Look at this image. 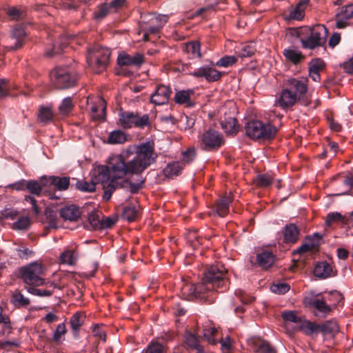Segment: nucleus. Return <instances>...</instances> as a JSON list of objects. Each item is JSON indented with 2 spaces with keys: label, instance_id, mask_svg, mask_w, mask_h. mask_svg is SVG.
I'll use <instances>...</instances> for the list:
<instances>
[{
  "label": "nucleus",
  "instance_id": "nucleus-1",
  "mask_svg": "<svg viewBox=\"0 0 353 353\" xmlns=\"http://www.w3.org/2000/svg\"><path fill=\"white\" fill-rule=\"evenodd\" d=\"M154 145L150 141L133 146L121 154L110 157L106 165H97L92 171L91 179L95 184H101L104 190L103 199H110L117 188L124 187L130 181V190L137 192L143 185L145 179L142 176L157 159Z\"/></svg>",
  "mask_w": 353,
  "mask_h": 353
},
{
  "label": "nucleus",
  "instance_id": "nucleus-2",
  "mask_svg": "<svg viewBox=\"0 0 353 353\" xmlns=\"http://www.w3.org/2000/svg\"><path fill=\"white\" fill-rule=\"evenodd\" d=\"M227 270L221 263L211 265L205 272L202 281L197 284L185 283L181 294L186 300L199 299L210 304L215 300L214 291H224L228 288Z\"/></svg>",
  "mask_w": 353,
  "mask_h": 353
},
{
  "label": "nucleus",
  "instance_id": "nucleus-3",
  "mask_svg": "<svg viewBox=\"0 0 353 353\" xmlns=\"http://www.w3.org/2000/svg\"><path fill=\"white\" fill-rule=\"evenodd\" d=\"M245 128L246 134L252 139H271L277 132L275 126L258 120L248 122Z\"/></svg>",
  "mask_w": 353,
  "mask_h": 353
},
{
  "label": "nucleus",
  "instance_id": "nucleus-4",
  "mask_svg": "<svg viewBox=\"0 0 353 353\" xmlns=\"http://www.w3.org/2000/svg\"><path fill=\"white\" fill-rule=\"evenodd\" d=\"M110 56L108 48L96 46L88 51L87 62L93 72L100 73L107 67Z\"/></svg>",
  "mask_w": 353,
  "mask_h": 353
},
{
  "label": "nucleus",
  "instance_id": "nucleus-5",
  "mask_svg": "<svg viewBox=\"0 0 353 353\" xmlns=\"http://www.w3.org/2000/svg\"><path fill=\"white\" fill-rule=\"evenodd\" d=\"M50 79L57 89H67L74 85L77 76L68 68H56L50 72Z\"/></svg>",
  "mask_w": 353,
  "mask_h": 353
},
{
  "label": "nucleus",
  "instance_id": "nucleus-6",
  "mask_svg": "<svg viewBox=\"0 0 353 353\" xmlns=\"http://www.w3.org/2000/svg\"><path fill=\"white\" fill-rule=\"evenodd\" d=\"M236 107L232 103H229L220 110V124L225 132L230 134H235L239 129L236 119Z\"/></svg>",
  "mask_w": 353,
  "mask_h": 353
},
{
  "label": "nucleus",
  "instance_id": "nucleus-7",
  "mask_svg": "<svg viewBox=\"0 0 353 353\" xmlns=\"http://www.w3.org/2000/svg\"><path fill=\"white\" fill-rule=\"evenodd\" d=\"M119 121V125L124 129H130L133 127L143 129L151 125L148 114L139 116L132 112H120Z\"/></svg>",
  "mask_w": 353,
  "mask_h": 353
},
{
  "label": "nucleus",
  "instance_id": "nucleus-8",
  "mask_svg": "<svg viewBox=\"0 0 353 353\" xmlns=\"http://www.w3.org/2000/svg\"><path fill=\"white\" fill-rule=\"evenodd\" d=\"M20 273L23 282L30 286H40L44 283V279L41 277L43 269L40 263H32L23 267Z\"/></svg>",
  "mask_w": 353,
  "mask_h": 353
},
{
  "label": "nucleus",
  "instance_id": "nucleus-9",
  "mask_svg": "<svg viewBox=\"0 0 353 353\" xmlns=\"http://www.w3.org/2000/svg\"><path fill=\"white\" fill-rule=\"evenodd\" d=\"M200 147L205 151L218 150L225 143L222 134L215 130H208L199 137Z\"/></svg>",
  "mask_w": 353,
  "mask_h": 353
},
{
  "label": "nucleus",
  "instance_id": "nucleus-10",
  "mask_svg": "<svg viewBox=\"0 0 353 353\" xmlns=\"http://www.w3.org/2000/svg\"><path fill=\"white\" fill-rule=\"evenodd\" d=\"M309 30L310 36L306 39H301L303 48L314 49L325 43L327 31L325 26L317 25Z\"/></svg>",
  "mask_w": 353,
  "mask_h": 353
},
{
  "label": "nucleus",
  "instance_id": "nucleus-11",
  "mask_svg": "<svg viewBox=\"0 0 353 353\" xmlns=\"http://www.w3.org/2000/svg\"><path fill=\"white\" fill-rule=\"evenodd\" d=\"M148 21L140 24L141 31L143 32V40H148L149 34H157L168 21V16L150 14Z\"/></svg>",
  "mask_w": 353,
  "mask_h": 353
},
{
  "label": "nucleus",
  "instance_id": "nucleus-12",
  "mask_svg": "<svg viewBox=\"0 0 353 353\" xmlns=\"http://www.w3.org/2000/svg\"><path fill=\"white\" fill-rule=\"evenodd\" d=\"M288 88L292 92H294V94L296 95V97L298 98L299 101H300L302 105H308L307 100L305 99V96L307 90L305 79H292L288 81Z\"/></svg>",
  "mask_w": 353,
  "mask_h": 353
},
{
  "label": "nucleus",
  "instance_id": "nucleus-13",
  "mask_svg": "<svg viewBox=\"0 0 353 353\" xmlns=\"http://www.w3.org/2000/svg\"><path fill=\"white\" fill-rule=\"evenodd\" d=\"M191 75L196 78L203 77L208 82H214L221 79L222 73L212 67L203 65L191 72Z\"/></svg>",
  "mask_w": 353,
  "mask_h": 353
},
{
  "label": "nucleus",
  "instance_id": "nucleus-14",
  "mask_svg": "<svg viewBox=\"0 0 353 353\" xmlns=\"http://www.w3.org/2000/svg\"><path fill=\"white\" fill-rule=\"evenodd\" d=\"M171 94V90L168 86L159 85L155 92L150 97V101L160 105L166 103Z\"/></svg>",
  "mask_w": 353,
  "mask_h": 353
},
{
  "label": "nucleus",
  "instance_id": "nucleus-15",
  "mask_svg": "<svg viewBox=\"0 0 353 353\" xmlns=\"http://www.w3.org/2000/svg\"><path fill=\"white\" fill-rule=\"evenodd\" d=\"M248 344L254 353H276V350L267 341L261 339H251Z\"/></svg>",
  "mask_w": 353,
  "mask_h": 353
},
{
  "label": "nucleus",
  "instance_id": "nucleus-16",
  "mask_svg": "<svg viewBox=\"0 0 353 353\" xmlns=\"http://www.w3.org/2000/svg\"><path fill=\"white\" fill-rule=\"evenodd\" d=\"M90 112L92 119L104 120L105 117L106 104L104 99L97 97L90 104Z\"/></svg>",
  "mask_w": 353,
  "mask_h": 353
},
{
  "label": "nucleus",
  "instance_id": "nucleus-17",
  "mask_svg": "<svg viewBox=\"0 0 353 353\" xmlns=\"http://www.w3.org/2000/svg\"><path fill=\"white\" fill-rule=\"evenodd\" d=\"M314 274L321 279H325L328 277L334 276L336 272L333 270L331 264L322 261L316 265L314 269Z\"/></svg>",
  "mask_w": 353,
  "mask_h": 353
},
{
  "label": "nucleus",
  "instance_id": "nucleus-18",
  "mask_svg": "<svg viewBox=\"0 0 353 353\" xmlns=\"http://www.w3.org/2000/svg\"><path fill=\"white\" fill-rule=\"evenodd\" d=\"M26 32L23 27L21 26H17L11 32L10 39L13 41V43L10 45V48L11 50H17L22 47L24 43Z\"/></svg>",
  "mask_w": 353,
  "mask_h": 353
},
{
  "label": "nucleus",
  "instance_id": "nucleus-19",
  "mask_svg": "<svg viewBox=\"0 0 353 353\" xmlns=\"http://www.w3.org/2000/svg\"><path fill=\"white\" fill-rule=\"evenodd\" d=\"M119 65L140 66L143 63V56L141 54H135L133 56L128 54H120L117 58Z\"/></svg>",
  "mask_w": 353,
  "mask_h": 353
},
{
  "label": "nucleus",
  "instance_id": "nucleus-20",
  "mask_svg": "<svg viewBox=\"0 0 353 353\" xmlns=\"http://www.w3.org/2000/svg\"><path fill=\"white\" fill-rule=\"evenodd\" d=\"M306 306L312 307L318 312L327 314L331 311V307L323 299L312 297H305L303 301Z\"/></svg>",
  "mask_w": 353,
  "mask_h": 353
},
{
  "label": "nucleus",
  "instance_id": "nucleus-21",
  "mask_svg": "<svg viewBox=\"0 0 353 353\" xmlns=\"http://www.w3.org/2000/svg\"><path fill=\"white\" fill-rule=\"evenodd\" d=\"M288 88L283 90L277 104L282 108H289L295 104L299 101L298 98Z\"/></svg>",
  "mask_w": 353,
  "mask_h": 353
},
{
  "label": "nucleus",
  "instance_id": "nucleus-22",
  "mask_svg": "<svg viewBox=\"0 0 353 353\" xmlns=\"http://www.w3.org/2000/svg\"><path fill=\"white\" fill-rule=\"evenodd\" d=\"M60 216L65 221H76L79 219L81 212L77 206L70 205L61 209Z\"/></svg>",
  "mask_w": 353,
  "mask_h": 353
},
{
  "label": "nucleus",
  "instance_id": "nucleus-23",
  "mask_svg": "<svg viewBox=\"0 0 353 353\" xmlns=\"http://www.w3.org/2000/svg\"><path fill=\"white\" fill-rule=\"evenodd\" d=\"M284 242L287 243H296L299 237V230L293 223L286 225L283 231Z\"/></svg>",
  "mask_w": 353,
  "mask_h": 353
},
{
  "label": "nucleus",
  "instance_id": "nucleus-24",
  "mask_svg": "<svg viewBox=\"0 0 353 353\" xmlns=\"http://www.w3.org/2000/svg\"><path fill=\"white\" fill-rule=\"evenodd\" d=\"M232 201L233 198L231 194L219 199L216 205V213L220 216H225L229 212V207Z\"/></svg>",
  "mask_w": 353,
  "mask_h": 353
},
{
  "label": "nucleus",
  "instance_id": "nucleus-25",
  "mask_svg": "<svg viewBox=\"0 0 353 353\" xmlns=\"http://www.w3.org/2000/svg\"><path fill=\"white\" fill-rule=\"evenodd\" d=\"M274 255L268 251L262 252L256 255L257 263L263 269L270 268L274 264Z\"/></svg>",
  "mask_w": 353,
  "mask_h": 353
},
{
  "label": "nucleus",
  "instance_id": "nucleus-26",
  "mask_svg": "<svg viewBox=\"0 0 353 353\" xmlns=\"http://www.w3.org/2000/svg\"><path fill=\"white\" fill-rule=\"evenodd\" d=\"M193 92L190 90H180L176 92L174 95V101L180 105H185L186 107H192L194 103L190 99V95Z\"/></svg>",
  "mask_w": 353,
  "mask_h": 353
},
{
  "label": "nucleus",
  "instance_id": "nucleus-27",
  "mask_svg": "<svg viewBox=\"0 0 353 353\" xmlns=\"http://www.w3.org/2000/svg\"><path fill=\"white\" fill-rule=\"evenodd\" d=\"M297 327L300 331L310 336L319 331V325L303 319L300 321Z\"/></svg>",
  "mask_w": 353,
  "mask_h": 353
},
{
  "label": "nucleus",
  "instance_id": "nucleus-28",
  "mask_svg": "<svg viewBox=\"0 0 353 353\" xmlns=\"http://www.w3.org/2000/svg\"><path fill=\"white\" fill-rule=\"evenodd\" d=\"M319 331L324 335L334 336L339 331V327L336 321H327L325 323L319 325Z\"/></svg>",
  "mask_w": 353,
  "mask_h": 353
},
{
  "label": "nucleus",
  "instance_id": "nucleus-29",
  "mask_svg": "<svg viewBox=\"0 0 353 353\" xmlns=\"http://www.w3.org/2000/svg\"><path fill=\"white\" fill-rule=\"evenodd\" d=\"M309 0H301L296 7L290 12L291 19L301 20L305 15V10L308 4Z\"/></svg>",
  "mask_w": 353,
  "mask_h": 353
},
{
  "label": "nucleus",
  "instance_id": "nucleus-30",
  "mask_svg": "<svg viewBox=\"0 0 353 353\" xmlns=\"http://www.w3.org/2000/svg\"><path fill=\"white\" fill-rule=\"evenodd\" d=\"M183 168L182 163L174 161L167 165L163 169V173L166 177L172 178L179 175Z\"/></svg>",
  "mask_w": 353,
  "mask_h": 353
},
{
  "label": "nucleus",
  "instance_id": "nucleus-31",
  "mask_svg": "<svg viewBox=\"0 0 353 353\" xmlns=\"http://www.w3.org/2000/svg\"><path fill=\"white\" fill-rule=\"evenodd\" d=\"M201 46L200 43L198 41H192L188 42L185 45V52L189 55L190 58H201Z\"/></svg>",
  "mask_w": 353,
  "mask_h": 353
},
{
  "label": "nucleus",
  "instance_id": "nucleus-32",
  "mask_svg": "<svg viewBox=\"0 0 353 353\" xmlns=\"http://www.w3.org/2000/svg\"><path fill=\"white\" fill-rule=\"evenodd\" d=\"M85 316L83 313L76 312L70 319V324L74 335H77L81 326L83 324Z\"/></svg>",
  "mask_w": 353,
  "mask_h": 353
},
{
  "label": "nucleus",
  "instance_id": "nucleus-33",
  "mask_svg": "<svg viewBox=\"0 0 353 353\" xmlns=\"http://www.w3.org/2000/svg\"><path fill=\"white\" fill-rule=\"evenodd\" d=\"M166 346L155 340L151 341L141 353H165Z\"/></svg>",
  "mask_w": 353,
  "mask_h": 353
},
{
  "label": "nucleus",
  "instance_id": "nucleus-34",
  "mask_svg": "<svg viewBox=\"0 0 353 353\" xmlns=\"http://www.w3.org/2000/svg\"><path fill=\"white\" fill-rule=\"evenodd\" d=\"M256 52L255 43L254 42H249L243 44L239 50L236 52L238 57L241 58H245L252 57Z\"/></svg>",
  "mask_w": 353,
  "mask_h": 353
},
{
  "label": "nucleus",
  "instance_id": "nucleus-35",
  "mask_svg": "<svg viewBox=\"0 0 353 353\" xmlns=\"http://www.w3.org/2000/svg\"><path fill=\"white\" fill-rule=\"evenodd\" d=\"M283 55L288 61L296 64L303 58L302 53L294 48H288L283 50Z\"/></svg>",
  "mask_w": 353,
  "mask_h": 353
},
{
  "label": "nucleus",
  "instance_id": "nucleus-36",
  "mask_svg": "<svg viewBox=\"0 0 353 353\" xmlns=\"http://www.w3.org/2000/svg\"><path fill=\"white\" fill-rule=\"evenodd\" d=\"M185 343L188 348L195 350L196 352L203 348L196 336L190 332L186 333L185 336Z\"/></svg>",
  "mask_w": 353,
  "mask_h": 353
},
{
  "label": "nucleus",
  "instance_id": "nucleus-37",
  "mask_svg": "<svg viewBox=\"0 0 353 353\" xmlns=\"http://www.w3.org/2000/svg\"><path fill=\"white\" fill-rule=\"evenodd\" d=\"M66 334V327L64 323L59 324L52 335V340L57 344H61L64 340Z\"/></svg>",
  "mask_w": 353,
  "mask_h": 353
},
{
  "label": "nucleus",
  "instance_id": "nucleus-38",
  "mask_svg": "<svg viewBox=\"0 0 353 353\" xmlns=\"http://www.w3.org/2000/svg\"><path fill=\"white\" fill-rule=\"evenodd\" d=\"M112 12L108 3L100 4L93 13V17L96 20H101L108 14Z\"/></svg>",
  "mask_w": 353,
  "mask_h": 353
},
{
  "label": "nucleus",
  "instance_id": "nucleus-39",
  "mask_svg": "<svg viewBox=\"0 0 353 353\" xmlns=\"http://www.w3.org/2000/svg\"><path fill=\"white\" fill-rule=\"evenodd\" d=\"M126 141V137L124 132L121 130H115L108 136V142L110 144H121Z\"/></svg>",
  "mask_w": 353,
  "mask_h": 353
},
{
  "label": "nucleus",
  "instance_id": "nucleus-40",
  "mask_svg": "<svg viewBox=\"0 0 353 353\" xmlns=\"http://www.w3.org/2000/svg\"><path fill=\"white\" fill-rule=\"evenodd\" d=\"M51 183L54 184L55 187L61 191L65 190L68 189L70 184V178L63 176V177H57L52 176L51 178Z\"/></svg>",
  "mask_w": 353,
  "mask_h": 353
},
{
  "label": "nucleus",
  "instance_id": "nucleus-41",
  "mask_svg": "<svg viewBox=\"0 0 353 353\" xmlns=\"http://www.w3.org/2000/svg\"><path fill=\"white\" fill-rule=\"evenodd\" d=\"M77 255L74 251L69 250L63 252L60 256V261L62 263L74 265L77 261Z\"/></svg>",
  "mask_w": 353,
  "mask_h": 353
},
{
  "label": "nucleus",
  "instance_id": "nucleus-42",
  "mask_svg": "<svg viewBox=\"0 0 353 353\" xmlns=\"http://www.w3.org/2000/svg\"><path fill=\"white\" fill-rule=\"evenodd\" d=\"M137 216L138 210L134 205L125 207L122 212L123 218L128 220V221H132L135 220Z\"/></svg>",
  "mask_w": 353,
  "mask_h": 353
},
{
  "label": "nucleus",
  "instance_id": "nucleus-43",
  "mask_svg": "<svg viewBox=\"0 0 353 353\" xmlns=\"http://www.w3.org/2000/svg\"><path fill=\"white\" fill-rule=\"evenodd\" d=\"M12 302L17 306H27L29 305V299L25 297L20 291H14L12 295Z\"/></svg>",
  "mask_w": 353,
  "mask_h": 353
},
{
  "label": "nucleus",
  "instance_id": "nucleus-44",
  "mask_svg": "<svg viewBox=\"0 0 353 353\" xmlns=\"http://www.w3.org/2000/svg\"><path fill=\"white\" fill-rule=\"evenodd\" d=\"M77 188L81 192H92L96 190V184L93 180L86 181L83 180L78 181L76 183Z\"/></svg>",
  "mask_w": 353,
  "mask_h": 353
},
{
  "label": "nucleus",
  "instance_id": "nucleus-45",
  "mask_svg": "<svg viewBox=\"0 0 353 353\" xmlns=\"http://www.w3.org/2000/svg\"><path fill=\"white\" fill-rule=\"evenodd\" d=\"M73 106L72 98L66 97L63 99L61 105L59 106V112L63 115H66L72 111Z\"/></svg>",
  "mask_w": 353,
  "mask_h": 353
},
{
  "label": "nucleus",
  "instance_id": "nucleus-46",
  "mask_svg": "<svg viewBox=\"0 0 353 353\" xmlns=\"http://www.w3.org/2000/svg\"><path fill=\"white\" fill-rule=\"evenodd\" d=\"M237 61L235 56H224L219 59L215 65L218 67L227 68L234 65Z\"/></svg>",
  "mask_w": 353,
  "mask_h": 353
},
{
  "label": "nucleus",
  "instance_id": "nucleus-47",
  "mask_svg": "<svg viewBox=\"0 0 353 353\" xmlns=\"http://www.w3.org/2000/svg\"><path fill=\"white\" fill-rule=\"evenodd\" d=\"M272 183V177L268 174H259L256 176V185L261 188H267Z\"/></svg>",
  "mask_w": 353,
  "mask_h": 353
},
{
  "label": "nucleus",
  "instance_id": "nucleus-48",
  "mask_svg": "<svg viewBox=\"0 0 353 353\" xmlns=\"http://www.w3.org/2000/svg\"><path fill=\"white\" fill-rule=\"evenodd\" d=\"M101 219L99 212L92 211L88 215V221L90 224L91 227L94 230H97L100 228L101 226Z\"/></svg>",
  "mask_w": 353,
  "mask_h": 353
},
{
  "label": "nucleus",
  "instance_id": "nucleus-49",
  "mask_svg": "<svg viewBox=\"0 0 353 353\" xmlns=\"http://www.w3.org/2000/svg\"><path fill=\"white\" fill-rule=\"evenodd\" d=\"M281 316L285 321L296 323V326L302 319L301 317L298 316L296 312L294 311H285L282 313Z\"/></svg>",
  "mask_w": 353,
  "mask_h": 353
},
{
  "label": "nucleus",
  "instance_id": "nucleus-50",
  "mask_svg": "<svg viewBox=\"0 0 353 353\" xmlns=\"http://www.w3.org/2000/svg\"><path fill=\"white\" fill-rule=\"evenodd\" d=\"M39 115L41 121L44 123L52 121L53 118V113L49 107H41Z\"/></svg>",
  "mask_w": 353,
  "mask_h": 353
},
{
  "label": "nucleus",
  "instance_id": "nucleus-51",
  "mask_svg": "<svg viewBox=\"0 0 353 353\" xmlns=\"http://www.w3.org/2000/svg\"><path fill=\"white\" fill-rule=\"evenodd\" d=\"M26 188L28 191L37 196H39L42 191L40 183L36 181H29L26 183Z\"/></svg>",
  "mask_w": 353,
  "mask_h": 353
},
{
  "label": "nucleus",
  "instance_id": "nucleus-52",
  "mask_svg": "<svg viewBox=\"0 0 353 353\" xmlns=\"http://www.w3.org/2000/svg\"><path fill=\"white\" fill-rule=\"evenodd\" d=\"M344 216L339 212H330L327 214L325 219L327 225H331L335 222H343Z\"/></svg>",
  "mask_w": 353,
  "mask_h": 353
},
{
  "label": "nucleus",
  "instance_id": "nucleus-53",
  "mask_svg": "<svg viewBox=\"0 0 353 353\" xmlns=\"http://www.w3.org/2000/svg\"><path fill=\"white\" fill-rule=\"evenodd\" d=\"M290 285L287 283H281L274 284L271 286V291L279 294H284L290 290Z\"/></svg>",
  "mask_w": 353,
  "mask_h": 353
},
{
  "label": "nucleus",
  "instance_id": "nucleus-54",
  "mask_svg": "<svg viewBox=\"0 0 353 353\" xmlns=\"http://www.w3.org/2000/svg\"><path fill=\"white\" fill-rule=\"evenodd\" d=\"M27 291L34 295L39 296H49L52 292L47 290L37 289L33 285L27 288Z\"/></svg>",
  "mask_w": 353,
  "mask_h": 353
},
{
  "label": "nucleus",
  "instance_id": "nucleus-55",
  "mask_svg": "<svg viewBox=\"0 0 353 353\" xmlns=\"http://www.w3.org/2000/svg\"><path fill=\"white\" fill-rule=\"evenodd\" d=\"M195 156V149L194 148H190L182 153V160L185 163H189L193 161Z\"/></svg>",
  "mask_w": 353,
  "mask_h": 353
},
{
  "label": "nucleus",
  "instance_id": "nucleus-56",
  "mask_svg": "<svg viewBox=\"0 0 353 353\" xmlns=\"http://www.w3.org/2000/svg\"><path fill=\"white\" fill-rule=\"evenodd\" d=\"M30 225V219L28 217H21L14 223L13 228L17 230H26Z\"/></svg>",
  "mask_w": 353,
  "mask_h": 353
},
{
  "label": "nucleus",
  "instance_id": "nucleus-57",
  "mask_svg": "<svg viewBox=\"0 0 353 353\" xmlns=\"http://www.w3.org/2000/svg\"><path fill=\"white\" fill-rule=\"evenodd\" d=\"M217 332L214 327H210L205 330L203 333V337L211 344H216V341L212 338V336Z\"/></svg>",
  "mask_w": 353,
  "mask_h": 353
},
{
  "label": "nucleus",
  "instance_id": "nucleus-58",
  "mask_svg": "<svg viewBox=\"0 0 353 353\" xmlns=\"http://www.w3.org/2000/svg\"><path fill=\"white\" fill-rule=\"evenodd\" d=\"M7 14L13 20H19L22 17V12L16 7H12L8 9Z\"/></svg>",
  "mask_w": 353,
  "mask_h": 353
},
{
  "label": "nucleus",
  "instance_id": "nucleus-59",
  "mask_svg": "<svg viewBox=\"0 0 353 353\" xmlns=\"http://www.w3.org/2000/svg\"><path fill=\"white\" fill-rule=\"evenodd\" d=\"M325 66V63L323 60L320 59H316L312 60L310 63V70H312L313 71L319 72L322 70Z\"/></svg>",
  "mask_w": 353,
  "mask_h": 353
},
{
  "label": "nucleus",
  "instance_id": "nucleus-60",
  "mask_svg": "<svg viewBox=\"0 0 353 353\" xmlns=\"http://www.w3.org/2000/svg\"><path fill=\"white\" fill-rule=\"evenodd\" d=\"M321 238V236L319 234L315 233L306 239V243L308 245H314V249H316L319 245Z\"/></svg>",
  "mask_w": 353,
  "mask_h": 353
},
{
  "label": "nucleus",
  "instance_id": "nucleus-61",
  "mask_svg": "<svg viewBox=\"0 0 353 353\" xmlns=\"http://www.w3.org/2000/svg\"><path fill=\"white\" fill-rule=\"evenodd\" d=\"M1 216L4 219H14L17 216V212L12 208H6L1 211Z\"/></svg>",
  "mask_w": 353,
  "mask_h": 353
},
{
  "label": "nucleus",
  "instance_id": "nucleus-62",
  "mask_svg": "<svg viewBox=\"0 0 353 353\" xmlns=\"http://www.w3.org/2000/svg\"><path fill=\"white\" fill-rule=\"evenodd\" d=\"M25 201L26 202L29 203L32 205V210L34 211L36 215H38L40 213V210L37 205V201L33 196H26Z\"/></svg>",
  "mask_w": 353,
  "mask_h": 353
},
{
  "label": "nucleus",
  "instance_id": "nucleus-63",
  "mask_svg": "<svg viewBox=\"0 0 353 353\" xmlns=\"http://www.w3.org/2000/svg\"><path fill=\"white\" fill-rule=\"evenodd\" d=\"M8 81L4 79H0V99L8 94Z\"/></svg>",
  "mask_w": 353,
  "mask_h": 353
},
{
  "label": "nucleus",
  "instance_id": "nucleus-64",
  "mask_svg": "<svg viewBox=\"0 0 353 353\" xmlns=\"http://www.w3.org/2000/svg\"><path fill=\"white\" fill-rule=\"evenodd\" d=\"M342 67L346 73L353 74V56L345 61Z\"/></svg>",
  "mask_w": 353,
  "mask_h": 353
}]
</instances>
